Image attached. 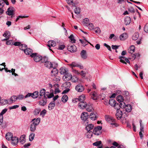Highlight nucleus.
I'll return each mask as SVG.
<instances>
[{
  "label": "nucleus",
  "mask_w": 148,
  "mask_h": 148,
  "mask_svg": "<svg viewBox=\"0 0 148 148\" xmlns=\"http://www.w3.org/2000/svg\"><path fill=\"white\" fill-rule=\"evenodd\" d=\"M92 93V95H91V97L94 100H96L97 99L98 95L97 93L94 91L92 92H91V93Z\"/></svg>",
  "instance_id": "26"
},
{
  "label": "nucleus",
  "mask_w": 148,
  "mask_h": 148,
  "mask_svg": "<svg viewBox=\"0 0 148 148\" xmlns=\"http://www.w3.org/2000/svg\"><path fill=\"white\" fill-rule=\"evenodd\" d=\"M116 100L119 102H121L123 101V97L121 95H119L117 96Z\"/></svg>",
  "instance_id": "31"
},
{
  "label": "nucleus",
  "mask_w": 148,
  "mask_h": 148,
  "mask_svg": "<svg viewBox=\"0 0 148 148\" xmlns=\"http://www.w3.org/2000/svg\"><path fill=\"white\" fill-rule=\"evenodd\" d=\"M14 8L12 7H10L8 8L6 13L9 16L12 15L14 14Z\"/></svg>",
  "instance_id": "6"
},
{
  "label": "nucleus",
  "mask_w": 148,
  "mask_h": 148,
  "mask_svg": "<svg viewBox=\"0 0 148 148\" xmlns=\"http://www.w3.org/2000/svg\"><path fill=\"white\" fill-rule=\"evenodd\" d=\"M27 47V46L26 45L23 44H21L19 46L20 49L24 51L25 49H26Z\"/></svg>",
  "instance_id": "36"
},
{
  "label": "nucleus",
  "mask_w": 148,
  "mask_h": 148,
  "mask_svg": "<svg viewBox=\"0 0 148 148\" xmlns=\"http://www.w3.org/2000/svg\"><path fill=\"white\" fill-rule=\"evenodd\" d=\"M87 103L86 102H84V101H80V102L78 103V106L79 108L81 109H84L86 107Z\"/></svg>",
  "instance_id": "14"
},
{
  "label": "nucleus",
  "mask_w": 148,
  "mask_h": 148,
  "mask_svg": "<svg viewBox=\"0 0 148 148\" xmlns=\"http://www.w3.org/2000/svg\"><path fill=\"white\" fill-rule=\"evenodd\" d=\"M47 102V97H46V98H44L39 101V104L41 106H44L46 104Z\"/></svg>",
  "instance_id": "17"
},
{
  "label": "nucleus",
  "mask_w": 148,
  "mask_h": 148,
  "mask_svg": "<svg viewBox=\"0 0 148 148\" xmlns=\"http://www.w3.org/2000/svg\"><path fill=\"white\" fill-rule=\"evenodd\" d=\"M125 108L126 112H130L132 110V106L130 104H127L125 106Z\"/></svg>",
  "instance_id": "27"
},
{
  "label": "nucleus",
  "mask_w": 148,
  "mask_h": 148,
  "mask_svg": "<svg viewBox=\"0 0 148 148\" xmlns=\"http://www.w3.org/2000/svg\"><path fill=\"white\" fill-rule=\"evenodd\" d=\"M7 110L8 109L7 108H5L0 113V116H3V115L6 112Z\"/></svg>",
  "instance_id": "63"
},
{
  "label": "nucleus",
  "mask_w": 148,
  "mask_h": 148,
  "mask_svg": "<svg viewBox=\"0 0 148 148\" xmlns=\"http://www.w3.org/2000/svg\"><path fill=\"white\" fill-rule=\"evenodd\" d=\"M120 108H125V107L126 105L125 103L123 101L121 102H120V104H119Z\"/></svg>",
  "instance_id": "50"
},
{
  "label": "nucleus",
  "mask_w": 148,
  "mask_h": 148,
  "mask_svg": "<svg viewBox=\"0 0 148 148\" xmlns=\"http://www.w3.org/2000/svg\"><path fill=\"white\" fill-rule=\"evenodd\" d=\"M40 110H40V109H39V108L36 109H35V110L34 111V114L35 115H38L39 114Z\"/></svg>",
  "instance_id": "49"
},
{
  "label": "nucleus",
  "mask_w": 148,
  "mask_h": 148,
  "mask_svg": "<svg viewBox=\"0 0 148 148\" xmlns=\"http://www.w3.org/2000/svg\"><path fill=\"white\" fill-rule=\"evenodd\" d=\"M75 13L77 14H79L80 13V9L79 8L76 7L74 10Z\"/></svg>",
  "instance_id": "59"
},
{
  "label": "nucleus",
  "mask_w": 148,
  "mask_h": 148,
  "mask_svg": "<svg viewBox=\"0 0 148 148\" xmlns=\"http://www.w3.org/2000/svg\"><path fill=\"white\" fill-rule=\"evenodd\" d=\"M25 136L24 135H22L20 138V142L22 144H23L25 142Z\"/></svg>",
  "instance_id": "30"
},
{
  "label": "nucleus",
  "mask_w": 148,
  "mask_h": 148,
  "mask_svg": "<svg viewBox=\"0 0 148 148\" xmlns=\"http://www.w3.org/2000/svg\"><path fill=\"white\" fill-rule=\"evenodd\" d=\"M122 111L121 110H117L116 114V116L118 119H120L122 117Z\"/></svg>",
  "instance_id": "16"
},
{
  "label": "nucleus",
  "mask_w": 148,
  "mask_h": 148,
  "mask_svg": "<svg viewBox=\"0 0 148 148\" xmlns=\"http://www.w3.org/2000/svg\"><path fill=\"white\" fill-rule=\"evenodd\" d=\"M28 17V16H18L17 18H16V21H17L20 18H25Z\"/></svg>",
  "instance_id": "60"
},
{
  "label": "nucleus",
  "mask_w": 148,
  "mask_h": 148,
  "mask_svg": "<svg viewBox=\"0 0 148 148\" xmlns=\"http://www.w3.org/2000/svg\"><path fill=\"white\" fill-rule=\"evenodd\" d=\"M70 66H71L72 67H78L80 69H82L84 68L82 65L75 62H72L71 64H70Z\"/></svg>",
  "instance_id": "10"
},
{
  "label": "nucleus",
  "mask_w": 148,
  "mask_h": 148,
  "mask_svg": "<svg viewBox=\"0 0 148 148\" xmlns=\"http://www.w3.org/2000/svg\"><path fill=\"white\" fill-rule=\"evenodd\" d=\"M71 80L72 82L75 83L78 81V78L75 76H73V77L72 76Z\"/></svg>",
  "instance_id": "47"
},
{
  "label": "nucleus",
  "mask_w": 148,
  "mask_h": 148,
  "mask_svg": "<svg viewBox=\"0 0 148 148\" xmlns=\"http://www.w3.org/2000/svg\"><path fill=\"white\" fill-rule=\"evenodd\" d=\"M89 20L88 18H85L84 20V24L86 26H88V25L90 23L89 22Z\"/></svg>",
  "instance_id": "45"
},
{
  "label": "nucleus",
  "mask_w": 148,
  "mask_h": 148,
  "mask_svg": "<svg viewBox=\"0 0 148 148\" xmlns=\"http://www.w3.org/2000/svg\"><path fill=\"white\" fill-rule=\"evenodd\" d=\"M79 40L82 43L83 46H85L86 45H87L88 43H89V42L87 41L86 39H85L84 40L80 39Z\"/></svg>",
  "instance_id": "33"
},
{
  "label": "nucleus",
  "mask_w": 148,
  "mask_h": 148,
  "mask_svg": "<svg viewBox=\"0 0 148 148\" xmlns=\"http://www.w3.org/2000/svg\"><path fill=\"white\" fill-rule=\"evenodd\" d=\"M124 58L125 57L123 56H119V59H120V61L123 64H126L127 62H126L123 59H124Z\"/></svg>",
  "instance_id": "52"
},
{
  "label": "nucleus",
  "mask_w": 148,
  "mask_h": 148,
  "mask_svg": "<svg viewBox=\"0 0 148 148\" xmlns=\"http://www.w3.org/2000/svg\"><path fill=\"white\" fill-rule=\"evenodd\" d=\"M10 36V34L9 31H5L4 34H3V36L6 38H9Z\"/></svg>",
  "instance_id": "41"
},
{
  "label": "nucleus",
  "mask_w": 148,
  "mask_h": 148,
  "mask_svg": "<svg viewBox=\"0 0 148 148\" xmlns=\"http://www.w3.org/2000/svg\"><path fill=\"white\" fill-rule=\"evenodd\" d=\"M144 30L146 32L148 33V23H147L144 27Z\"/></svg>",
  "instance_id": "62"
},
{
  "label": "nucleus",
  "mask_w": 148,
  "mask_h": 148,
  "mask_svg": "<svg viewBox=\"0 0 148 148\" xmlns=\"http://www.w3.org/2000/svg\"><path fill=\"white\" fill-rule=\"evenodd\" d=\"M135 50V47L133 45H132L128 49V51L130 53H132Z\"/></svg>",
  "instance_id": "32"
},
{
  "label": "nucleus",
  "mask_w": 148,
  "mask_h": 148,
  "mask_svg": "<svg viewBox=\"0 0 148 148\" xmlns=\"http://www.w3.org/2000/svg\"><path fill=\"white\" fill-rule=\"evenodd\" d=\"M102 142L101 141H97L93 143V145L94 146H100Z\"/></svg>",
  "instance_id": "54"
},
{
  "label": "nucleus",
  "mask_w": 148,
  "mask_h": 148,
  "mask_svg": "<svg viewBox=\"0 0 148 148\" xmlns=\"http://www.w3.org/2000/svg\"><path fill=\"white\" fill-rule=\"evenodd\" d=\"M90 117L92 120H95L96 119V116L95 114L91 113L90 114Z\"/></svg>",
  "instance_id": "44"
},
{
  "label": "nucleus",
  "mask_w": 148,
  "mask_h": 148,
  "mask_svg": "<svg viewBox=\"0 0 148 148\" xmlns=\"http://www.w3.org/2000/svg\"><path fill=\"white\" fill-rule=\"evenodd\" d=\"M45 90L44 88H42V89H41L40 91V96H42L44 95V98H46V97H45Z\"/></svg>",
  "instance_id": "28"
},
{
  "label": "nucleus",
  "mask_w": 148,
  "mask_h": 148,
  "mask_svg": "<svg viewBox=\"0 0 148 148\" xmlns=\"http://www.w3.org/2000/svg\"><path fill=\"white\" fill-rule=\"evenodd\" d=\"M41 61L42 63H44L45 64V63L48 61V58L46 56H44L42 58Z\"/></svg>",
  "instance_id": "42"
},
{
  "label": "nucleus",
  "mask_w": 148,
  "mask_h": 148,
  "mask_svg": "<svg viewBox=\"0 0 148 148\" xmlns=\"http://www.w3.org/2000/svg\"><path fill=\"white\" fill-rule=\"evenodd\" d=\"M94 127V125L91 124L88 125L86 127V130L88 131V132L91 135H92V133L90 131V130L92 129Z\"/></svg>",
  "instance_id": "9"
},
{
  "label": "nucleus",
  "mask_w": 148,
  "mask_h": 148,
  "mask_svg": "<svg viewBox=\"0 0 148 148\" xmlns=\"http://www.w3.org/2000/svg\"><path fill=\"white\" fill-rule=\"evenodd\" d=\"M37 55V54L36 53H33L30 55L33 58L34 60L36 62H39L42 59L41 56Z\"/></svg>",
  "instance_id": "3"
},
{
  "label": "nucleus",
  "mask_w": 148,
  "mask_h": 148,
  "mask_svg": "<svg viewBox=\"0 0 148 148\" xmlns=\"http://www.w3.org/2000/svg\"><path fill=\"white\" fill-rule=\"evenodd\" d=\"M67 49L71 52L74 53L76 51L77 49L75 45H69L68 46Z\"/></svg>",
  "instance_id": "7"
},
{
  "label": "nucleus",
  "mask_w": 148,
  "mask_h": 148,
  "mask_svg": "<svg viewBox=\"0 0 148 148\" xmlns=\"http://www.w3.org/2000/svg\"><path fill=\"white\" fill-rule=\"evenodd\" d=\"M105 119L106 121L110 123L111 125H114V126H113L114 127H117L119 126V125L115 123V119H114L111 116L106 115L105 116Z\"/></svg>",
  "instance_id": "2"
},
{
  "label": "nucleus",
  "mask_w": 148,
  "mask_h": 148,
  "mask_svg": "<svg viewBox=\"0 0 148 148\" xmlns=\"http://www.w3.org/2000/svg\"><path fill=\"white\" fill-rule=\"evenodd\" d=\"M102 129V127L101 126H98L95 127L93 131V133L96 135H99L101 134L99 132Z\"/></svg>",
  "instance_id": "5"
},
{
  "label": "nucleus",
  "mask_w": 148,
  "mask_h": 148,
  "mask_svg": "<svg viewBox=\"0 0 148 148\" xmlns=\"http://www.w3.org/2000/svg\"><path fill=\"white\" fill-rule=\"evenodd\" d=\"M72 76V75L69 73H65L63 76V79L65 81H67L71 79Z\"/></svg>",
  "instance_id": "12"
},
{
  "label": "nucleus",
  "mask_w": 148,
  "mask_h": 148,
  "mask_svg": "<svg viewBox=\"0 0 148 148\" xmlns=\"http://www.w3.org/2000/svg\"><path fill=\"white\" fill-rule=\"evenodd\" d=\"M88 28L90 30H93L94 28V26L92 23H90L88 25Z\"/></svg>",
  "instance_id": "58"
},
{
  "label": "nucleus",
  "mask_w": 148,
  "mask_h": 148,
  "mask_svg": "<svg viewBox=\"0 0 148 148\" xmlns=\"http://www.w3.org/2000/svg\"><path fill=\"white\" fill-rule=\"evenodd\" d=\"M60 73L61 74H64L66 73V71L64 68H61L60 69Z\"/></svg>",
  "instance_id": "56"
},
{
  "label": "nucleus",
  "mask_w": 148,
  "mask_h": 148,
  "mask_svg": "<svg viewBox=\"0 0 148 148\" xmlns=\"http://www.w3.org/2000/svg\"><path fill=\"white\" fill-rule=\"evenodd\" d=\"M128 38V35L126 33L121 34L120 36V39L121 40H124Z\"/></svg>",
  "instance_id": "19"
},
{
  "label": "nucleus",
  "mask_w": 148,
  "mask_h": 148,
  "mask_svg": "<svg viewBox=\"0 0 148 148\" xmlns=\"http://www.w3.org/2000/svg\"><path fill=\"white\" fill-rule=\"evenodd\" d=\"M89 115L87 112H82L81 116V119L84 121H86L88 119Z\"/></svg>",
  "instance_id": "8"
},
{
  "label": "nucleus",
  "mask_w": 148,
  "mask_h": 148,
  "mask_svg": "<svg viewBox=\"0 0 148 148\" xmlns=\"http://www.w3.org/2000/svg\"><path fill=\"white\" fill-rule=\"evenodd\" d=\"M13 137L12 134L11 133H8L5 135V138L8 140H11Z\"/></svg>",
  "instance_id": "24"
},
{
  "label": "nucleus",
  "mask_w": 148,
  "mask_h": 148,
  "mask_svg": "<svg viewBox=\"0 0 148 148\" xmlns=\"http://www.w3.org/2000/svg\"><path fill=\"white\" fill-rule=\"evenodd\" d=\"M39 92L38 91H36L32 93V97L33 98H36L38 96Z\"/></svg>",
  "instance_id": "34"
},
{
  "label": "nucleus",
  "mask_w": 148,
  "mask_h": 148,
  "mask_svg": "<svg viewBox=\"0 0 148 148\" xmlns=\"http://www.w3.org/2000/svg\"><path fill=\"white\" fill-rule=\"evenodd\" d=\"M51 72L52 74L51 75V76L53 77L54 76H55V75H57L58 73V71L56 68H54L51 71Z\"/></svg>",
  "instance_id": "22"
},
{
  "label": "nucleus",
  "mask_w": 148,
  "mask_h": 148,
  "mask_svg": "<svg viewBox=\"0 0 148 148\" xmlns=\"http://www.w3.org/2000/svg\"><path fill=\"white\" fill-rule=\"evenodd\" d=\"M17 99V97L16 96H14L10 98V101L12 103L13 102H14L15 101H16Z\"/></svg>",
  "instance_id": "51"
},
{
  "label": "nucleus",
  "mask_w": 148,
  "mask_h": 148,
  "mask_svg": "<svg viewBox=\"0 0 148 148\" xmlns=\"http://www.w3.org/2000/svg\"><path fill=\"white\" fill-rule=\"evenodd\" d=\"M75 90L78 92H82L85 89L84 86L81 84L77 85L75 87Z\"/></svg>",
  "instance_id": "4"
},
{
  "label": "nucleus",
  "mask_w": 148,
  "mask_h": 148,
  "mask_svg": "<svg viewBox=\"0 0 148 148\" xmlns=\"http://www.w3.org/2000/svg\"><path fill=\"white\" fill-rule=\"evenodd\" d=\"M47 45L49 48H51V47H54L56 45V43L54 40L49 41Z\"/></svg>",
  "instance_id": "15"
},
{
  "label": "nucleus",
  "mask_w": 148,
  "mask_h": 148,
  "mask_svg": "<svg viewBox=\"0 0 148 148\" xmlns=\"http://www.w3.org/2000/svg\"><path fill=\"white\" fill-rule=\"evenodd\" d=\"M68 99V97L66 95H64L62 98V101L64 103L66 102L67 101Z\"/></svg>",
  "instance_id": "38"
},
{
  "label": "nucleus",
  "mask_w": 148,
  "mask_h": 148,
  "mask_svg": "<svg viewBox=\"0 0 148 148\" xmlns=\"http://www.w3.org/2000/svg\"><path fill=\"white\" fill-rule=\"evenodd\" d=\"M40 118L33 119L30 125V131L32 132H34L36 130V126L40 123Z\"/></svg>",
  "instance_id": "1"
},
{
  "label": "nucleus",
  "mask_w": 148,
  "mask_h": 148,
  "mask_svg": "<svg viewBox=\"0 0 148 148\" xmlns=\"http://www.w3.org/2000/svg\"><path fill=\"white\" fill-rule=\"evenodd\" d=\"M45 65L47 67L49 68H53V64L50 62L48 61L47 62L45 63Z\"/></svg>",
  "instance_id": "29"
},
{
  "label": "nucleus",
  "mask_w": 148,
  "mask_h": 148,
  "mask_svg": "<svg viewBox=\"0 0 148 148\" xmlns=\"http://www.w3.org/2000/svg\"><path fill=\"white\" fill-rule=\"evenodd\" d=\"M85 108H86L87 111L89 112H91L93 110L92 105L90 104H87Z\"/></svg>",
  "instance_id": "23"
},
{
  "label": "nucleus",
  "mask_w": 148,
  "mask_h": 148,
  "mask_svg": "<svg viewBox=\"0 0 148 148\" xmlns=\"http://www.w3.org/2000/svg\"><path fill=\"white\" fill-rule=\"evenodd\" d=\"M65 47V45H59L58 46V49L60 50H63Z\"/></svg>",
  "instance_id": "64"
},
{
  "label": "nucleus",
  "mask_w": 148,
  "mask_h": 148,
  "mask_svg": "<svg viewBox=\"0 0 148 148\" xmlns=\"http://www.w3.org/2000/svg\"><path fill=\"white\" fill-rule=\"evenodd\" d=\"M47 111L46 110H43L40 113V115H41L42 117H44L45 114H46Z\"/></svg>",
  "instance_id": "57"
},
{
  "label": "nucleus",
  "mask_w": 148,
  "mask_h": 148,
  "mask_svg": "<svg viewBox=\"0 0 148 148\" xmlns=\"http://www.w3.org/2000/svg\"><path fill=\"white\" fill-rule=\"evenodd\" d=\"M114 106L115 109H116L117 110H119L120 107L119 104L118 103H115V105Z\"/></svg>",
  "instance_id": "55"
},
{
  "label": "nucleus",
  "mask_w": 148,
  "mask_h": 148,
  "mask_svg": "<svg viewBox=\"0 0 148 148\" xmlns=\"http://www.w3.org/2000/svg\"><path fill=\"white\" fill-rule=\"evenodd\" d=\"M139 37V34L138 33L134 34L132 36V39L133 40H137Z\"/></svg>",
  "instance_id": "40"
},
{
  "label": "nucleus",
  "mask_w": 148,
  "mask_h": 148,
  "mask_svg": "<svg viewBox=\"0 0 148 148\" xmlns=\"http://www.w3.org/2000/svg\"><path fill=\"white\" fill-rule=\"evenodd\" d=\"M69 38L71 40V42L72 43H75L76 40L75 39L73 35V34L71 35L69 37Z\"/></svg>",
  "instance_id": "43"
},
{
  "label": "nucleus",
  "mask_w": 148,
  "mask_h": 148,
  "mask_svg": "<svg viewBox=\"0 0 148 148\" xmlns=\"http://www.w3.org/2000/svg\"><path fill=\"white\" fill-rule=\"evenodd\" d=\"M109 101V103L111 106H113L116 103V101L113 99H110Z\"/></svg>",
  "instance_id": "37"
},
{
  "label": "nucleus",
  "mask_w": 148,
  "mask_h": 148,
  "mask_svg": "<svg viewBox=\"0 0 148 148\" xmlns=\"http://www.w3.org/2000/svg\"><path fill=\"white\" fill-rule=\"evenodd\" d=\"M80 55L82 59L85 60L87 58L86 51V50H82L81 52Z\"/></svg>",
  "instance_id": "11"
},
{
  "label": "nucleus",
  "mask_w": 148,
  "mask_h": 148,
  "mask_svg": "<svg viewBox=\"0 0 148 148\" xmlns=\"http://www.w3.org/2000/svg\"><path fill=\"white\" fill-rule=\"evenodd\" d=\"M25 53L27 55H32V49L29 48H26L24 51Z\"/></svg>",
  "instance_id": "18"
},
{
  "label": "nucleus",
  "mask_w": 148,
  "mask_h": 148,
  "mask_svg": "<svg viewBox=\"0 0 148 148\" xmlns=\"http://www.w3.org/2000/svg\"><path fill=\"white\" fill-rule=\"evenodd\" d=\"M45 96H47L48 98H51L54 96V95L53 92L50 93L48 92H46L45 93Z\"/></svg>",
  "instance_id": "35"
},
{
  "label": "nucleus",
  "mask_w": 148,
  "mask_h": 148,
  "mask_svg": "<svg viewBox=\"0 0 148 148\" xmlns=\"http://www.w3.org/2000/svg\"><path fill=\"white\" fill-rule=\"evenodd\" d=\"M5 5L4 2L3 0H0V8H2Z\"/></svg>",
  "instance_id": "61"
},
{
  "label": "nucleus",
  "mask_w": 148,
  "mask_h": 148,
  "mask_svg": "<svg viewBox=\"0 0 148 148\" xmlns=\"http://www.w3.org/2000/svg\"><path fill=\"white\" fill-rule=\"evenodd\" d=\"M85 99V96L84 95L82 94L79 97V100L80 101H84Z\"/></svg>",
  "instance_id": "48"
},
{
  "label": "nucleus",
  "mask_w": 148,
  "mask_h": 148,
  "mask_svg": "<svg viewBox=\"0 0 148 148\" xmlns=\"http://www.w3.org/2000/svg\"><path fill=\"white\" fill-rule=\"evenodd\" d=\"M35 136V134L34 133H31L29 137V141H32L34 139Z\"/></svg>",
  "instance_id": "53"
},
{
  "label": "nucleus",
  "mask_w": 148,
  "mask_h": 148,
  "mask_svg": "<svg viewBox=\"0 0 148 148\" xmlns=\"http://www.w3.org/2000/svg\"><path fill=\"white\" fill-rule=\"evenodd\" d=\"M11 140L12 144L15 145H16L18 142V139L16 137H13Z\"/></svg>",
  "instance_id": "13"
},
{
  "label": "nucleus",
  "mask_w": 148,
  "mask_h": 148,
  "mask_svg": "<svg viewBox=\"0 0 148 148\" xmlns=\"http://www.w3.org/2000/svg\"><path fill=\"white\" fill-rule=\"evenodd\" d=\"M55 106V102H54V101H52L49 104L48 108V109L49 110H51L53 109V108Z\"/></svg>",
  "instance_id": "20"
},
{
  "label": "nucleus",
  "mask_w": 148,
  "mask_h": 148,
  "mask_svg": "<svg viewBox=\"0 0 148 148\" xmlns=\"http://www.w3.org/2000/svg\"><path fill=\"white\" fill-rule=\"evenodd\" d=\"M62 85L66 88L69 89L71 86V83L70 82L67 81L63 83Z\"/></svg>",
  "instance_id": "21"
},
{
  "label": "nucleus",
  "mask_w": 148,
  "mask_h": 148,
  "mask_svg": "<svg viewBox=\"0 0 148 148\" xmlns=\"http://www.w3.org/2000/svg\"><path fill=\"white\" fill-rule=\"evenodd\" d=\"M8 101L7 100L5 99H2L0 101V104L1 105H3L7 104Z\"/></svg>",
  "instance_id": "39"
},
{
  "label": "nucleus",
  "mask_w": 148,
  "mask_h": 148,
  "mask_svg": "<svg viewBox=\"0 0 148 148\" xmlns=\"http://www.w3.org/2000/svg\"><path fill=\"white\" fill-rule=\"evenodd\" d=\"M53 77H54L53 80L56 82H58L60 80V77L57 75H55Z\"/></svg>",
  "instance_id": "46"
},
{
  "label": "nucleus",
  "mask_w": 148,
  "mask_h": 148,
  "mask_svg": "<svg viewBox=\"0 0 148 148\" xmlns=\"http://www.w3.org/2000/svg\"><path fill=\"white\" fill-rule=\"evenodd\" d=\"M125 24L126 25H129L131 22V19L130 17L127 16L125 19Z\"/></svg>",
  "instance_id": "25"
}]
</instances>
